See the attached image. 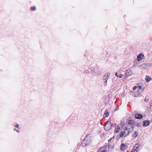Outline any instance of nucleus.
Returning a JSON list of instances; mask_svg holds the SVG:
<instances>
[{"label":"nucleus","instance_id":"c85d7f7f","mask_svg":"<svg viewBox=\"0 0 152 152\" xmlns=\"http://www.w3.org/2000/svg\"><path fill=\"white\" fill-rule=\"evenodd\" d=\"M16 132H17V133H19V132H20V131H19V130H17V129L16 130Z\"/></svg>","mask_w":152,"mask_h":152},{"label":"nucleus","instance_id":"9b49d317","mask_svg":"<svg viewBox=\"0 0 152 152\" xmlns=\"http://www.w3.org/2000/svg\"><path fill=\"white\" fill-rule=\"evenodd\" d=\"M144 55L142 54H139L137 57V59L138 61H141L143 58Z\"/></svg>","mask_w":152,"mask_h":152},{"label":"nucleus","instance_id":"7ed1b4c3","mask_svg":"<svg viewBox=\"0 0 152 152\" xmlns=\"http://www.w3.org/2000/svg\"><path fill=\"white\" fill-rule=\"evenodd\" d=\"M131 132V130H129L126 128L124 131L120 134V137L121 138L123 137H126Z\"/></svg>","mask_w":152,"mask_h":152},{"label":"nucleus","instance_id":"412c9836","mask_svg":"<svg viewBox=\"0 0 152 152\" xmlns=\"http://www.w3.org/2000/svg\"><path fill=\"white\" fill-rule=\"evenodd\" d=\"M84 72H85V73L86 74H89L90 72V71L89 69H86L84 71Z\"/></svg>","mask_w":152,"mask_h":152},{"label":"nucleus","instance_id":"aec40b11","mask_svg":"<svg viewBox=\"0 0 152 152\" xmlns=\"http://www.w3.org/2000/svg\"><path fill=\"white\" fill-rule=\"evenodd\" d=\"M134 121L132 120H130L128 121V124L130 125H133Z\"/></svg>","mask_w":152,"mask_h":152},{"label":"nucleus","instance_id":"f3484780","mask_svg":"<svg viewBox=\"0 0 152 152\" xmlns=\"http://www.w3.org/2000/svg\"><path fill=\"white\" fill-rule=\"evenodd\" d=\"M145 80L147 82H148L151 80V77H148V76H146Z\"/></svg>","mask_w":152,"mask_h":152},{"label":"nucleus","instance_id":"b1692460","mask_svg":"<svg viewBox=\"0 0 152 152\" xmlns=\"http://www.w3.org/2000/svg\"><path fill=\"white\" fill-rule=\"evenodd\" d=\"M123 76V75L122 74H121L118 76V77L120 78H122Z\"/></svg>","mask_w":152,"mask_h":152},{"label":"nucleus","instance_id":"dca6fc26","mask_svg":"<svg viewBox=\"0 0 152 152\" xmlns=\"http://www.w3.org/2000/svg\"><path fill=\"white\" fill-rule=\"evenodd\" d=\"M109 114L107 110L106 109L104 112V117H107L109 116Z\"/></svg>","mask_w":152,"mask_h":152},{"label":"nucleus","instance_id":"ddd939ff","mask_svg":"<svg viewBox=\"0 0 152 152\" xmlns=\"http://www.w3.org/2000/svg\"><path fill=\"white\" fill-rule=\"evenodd\" d=\"M150 124V122L148 120H146L143 122V126H148Z\"/></svg>","mask_w":152,"mask_h":152},{"label":"nucleus","instance_id":"a878e982","mask_svg":"<svg viewBox=\"0 0 152 152\" xmlns=\"http://www.w3.org/2000/svg\"><path fill=\"white\" fill-rule=\"evenodd\" d=\"M15 127L16 128H18L19 127V125L18 124H16L15 126Z\"/></svg>","mask_w":152,"mask_h":152},{"label":"nucleus","instance_id":"5701e85b","mask_svg":"<svg viewBox=\"0 0 152 152\" xmlns=\"http://www.w3.org/2000/svg\"><path fill=\"white\" fill-rule=\"evenodd\" d=\"M124 121H121V125L122 126H124Z\"/></svg>","mask_w":152,"mask_h":152},{"label":"nucleus","instance_id":"0eeeda50","mask_svg":"<svg viewBox=\"0 0 152 152\" xmlns=\"http://www.w3.org/2000/svg\"><path fill=\"white\" fill-rule=\"evenodd\" d=\"M134 113L135 114V117L137 119H141L143 118L142 115L140 113H137V111H134Z\"/></svg>","mask_w":152,"mask_h":152},{"label":"nucleus","instance_id":"9d476101","mask_svg":"<svg viewBox=\"0 0 152 152\" xmlns=\"http://www.w3.org/2000/svg\"><path fill=\"white\" fill-rule=\"evenodd\" d=\"M126 145L124 143L121 144L120 146V149L121 150L124 151L126 149Z\"/></svg>","mask_w":152,"mask_h":152},{"label":"nucleus","instance_id":"20e7f679","mask_svg":"<svg viewBox=\"0 0 152 152\" xmlns=\"http://www.w3.org/2000/svg\"><path fill=\"white\" fill-rule=\"evenodd\" d=\"M110 73L108 72L106 73L104 76L103 80L104 81L103 85L105 86H106L107 83V80L109 79L110 77Z\"/></svg>","mask_w":152,"mask_h":152},{"label":"nucleus","instance_id":"1a4fd4ad","mask_svg":"<svg viewBox=\"0 0 152 152\" xmlns=\"http://www.w3.org/2000/svg\"><path fill=\"white\" fill-rule=\"evenodd\" d=\"M150 66V64H143L141 65L140 66L142 69H145Z\"/></svg>","mask_w":152,"mask_h":152},{"label":"nucleus","instance_id":"cd10ccee","mask_svg":"<svg viewBox=\"0 0 152 152\" xmlns=\"http://www.w3.org/2000/svg\"><path fill=\"white\" fill-rule=\"evenodd\" d=\"M115 75L116 77H118V73L117 72H116L115 74Z\"/></svg>","mask_w":152,"mask_h":152},{"label":"nucleus","instance_id":"bb28decb","mask_svg":"<svg viewBox=\"0 0 152 152\" xmlns=\"http://www.w3.org/2000/svg\"><path fill=\"white\" fill-rule=\"evenodd\" d=\"M136 86H134L133 87V89L134 90H135V89H136Z\"/></svg>","mask_w":152,"mask_h":152},{"label":"nucleus","instance_id":"6ab92c4d","mask_svg":"<svg viewBox=\"0 0 152 152\" xmlns=\"http://www.w3.org/2000/svg\"><path fill=\"white\" fill-rule=\"evenodd\" d=\"M138 135V133L137 132H135L133 134L132 136L134 137H137Z\"/></svg>","mask_w":152,"mask_h":152},{"label":"nucleus","instance_id":"4468645a","mask_svg":"<svg viewBox=\"0 0 152 152\" xmlns=\"http://www.w3.org/2000/svg\"><path fill=\"white\" fill-rule=\"evenodd\" d=\"M133 94H132V93H131V94L134 97H137L139 96L140 95V93L139 92H135L134 93H132Z\"/></svg>","mask_w":152,"mask_h":152},{"label":"nucleus","instance_id":"7c9ffc66","mask_svg":"<svg viewBox=\"0 0 152 152\" xmlns=\"http://www.w3.org/2000/svg\"><path fill=\"white\" fill-rule=\"evenodd\" d=\"M17 130V129H16V128H14V129H13V130H14V131H16V130Z\"/></svg>","mask_w":152,"mask_h":152},{"label":"nucleus","instance_id":"a211bd4d","mask_svg":"<svg viewBox=\"0 0 152 152\" xmlns=\"http://www.w3.org/2000/svg\"><path fill=\"white\" fill-rule=\"evenodd\" d=\"M137 88H138L139 90L141 89V91H143L145 88L144 87H142L140 85H137Z\"/></svg>","mask_w":152,"mask_h":152},{"label":"nucleus","instance_id":"c756f323","mask_svg":"<svg viewBox=\"0 0 152 152\" xmlns=\"http://www.w3.org/2000/svg\"><path fill=\"white\" fill-rule=\"evenodd\" d=\"M148 99H144V101H145V102H146L148 101Z\"/></svg>","mask_w":152,"mask_h":152},{"label":"nucleus","instance_id":"f8f14e48","mask_svg":"<svg viewBox=\"0 0 152 152\" xmlns=\"http://www.w3.org/2000/svg\"><path fill=\"white\" fill-rule=\"evenodd\" d=\"M126 129L128 130H131V132L134 129V127L133 125H130L128 124L126 127Z\"/></svg>","mask_w":152,"mask_h":152},{"label":"nucleus","instance_id":"423d86ee","mask_svg":"<svg viewBox=\"0 0 152 152\" xmlns=\"http://www.w3.org/2000/svg\"><path fill=\"white\" fill-rule=\"evenodd\" d=\"M108 148L107 145L104 146L99 148L97 151V152H107Z\"/></svg>","mask_w":152,"mask_h":152},{"label":"nucleus","instance_id":"f257e3e1","mask_svg":"<svg viewBox=\"0 0 152 152\" xmlns=\"http://www.w3.org/2000/svg\"><path fill=\"white\" fill-rule=\"evenodd\" d=\"M91 137L90 134L87 135L82 141L81 145L83 147H85L90 144L91 142Z\"/></svg>","mask_w":152,"mask_h":152},{"label":"nucleus","instance_id":"393cba45","mask_svg":"<svg viewBox=\"0 0 152 152\" xmlns=\"http://www.w3.org/2000/svg\"><path fill=\"white\" fill-rule=\"evenodd\" d=\"M114 137L113 136L112 138H110L108 141V142H109L110 141H111L113 139H114Z\"/></svg>","mask_w":152,"mask_h":152},{"label":"nucleus","instance_id":"39448f33","mask_svg":"<svg viewBox=\"0 0 152 152\" xmlns=\"http://www.w3.org/2000/svg\"><path fill=\"white\" fill-rule=\"evenodd\" d=\"M132 70L130 69H127L125 72V76L123 79L124 80L126 79L128 77L132 75Z\"/></svg>","mask_w":152,"mask_h":152},{"label":"nucleus","instance_id":"f03ea898","mask_svg":"<svg viewBox=\"0 0 152 152\" xmlns=\"http://www.w3.org/2000/svg\"><path fill=\"white\" fill-rule=\"evenodd\" d=\"M115 124H111L110 122L108 121L105 124L104 129L106 131H108L111 129L112 127H114Z\"/></svg>","mask_w":152,"mask_h":152},{"label":"nucleus","instance_id":"4be33fe9","mask_svg":"<svg viewBox=\"0 0 152 152\" xmlns=\"http://www.w3.org/2000/svg\"><path fill=\"white\" fill-rule=\"evenodd\" d=\"M31 9L32 10L34 11L36 9V7H31Z\"/></svg>","mask_w":152,"mask_h":152},{"label":"nucleus","instance_id":"2eb2a0df","mask_svg":"<svg viewBox=\"0 0 152 152\" xmlns=\"http://www.w3.org/2000/svg\"><path fill=\"white\" fill-rule=\"evenodd\" d=\"M120 129V127L118 126H115V132L117 133Z\"/></svg>","mask_w":152,"mask_h":152},{"label":"nucleus","instance_id":"6e6552de","mask_svg":"<svg viewBox=\"0 0 152 152\" xmlns=\"http://www.w3.org/2000/svg\"><path fill=\"white\" fill-rule=\"evenodd\" d=\"M139 149V145L137 144L134 146L131 152H137Z\"/></svg>","mask_w":152,"mask_h":152}]
</instances>
